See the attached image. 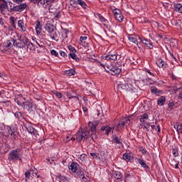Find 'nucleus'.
<instances>
[{
    "label": "nucleus",
    "mask_w": 182,
    "mask_h": 182,
    "mask_svg": "<svg viewBox=\"0 0 182 182\" xmlns=\"http://www.w3.org/2000/svg\"><path fill=\"white\" fill-rule=\"evenodd\" d=\"M55 29H56V27L52 23H47L45 26V31L48 32V33H50V35H53V32H55Z\"/></svg>",
    "instance_id": "11"
},
{
    "label": "nucleus",
    "mask_w": 182,
    "mask_h": 182,
    "mask_svg": "<svg viewBox=\"0 0 182 182\" xmlns=\"http://www.w3.org/2000/svg\"><path fill=\"white\" fill-rule=\"evenodd\" d=\"M105 60H117V54H109L105 57Z\"/></svg>",
    "instance_id": "20"
},
{
    "label": "nucleus",
    "mask_w": 182,
    "mask_h": 182,
    "mask_svg": "<svg viewBox=\"0 0 182 182\" xmlns=\"http://www.w3.org/2000/svg\"><path fill=\"white\" fill-rule=\"evenodd\" d=\"M23 100H25V98H23V97H21L18 98L16 102L18 106H21L22 107L27 109V110H32V109H33V103L31 102V100L26 102Z\"/></svg>",
    "instance_id": "2"
},
{
    "label": "nucleus",
    "mask_w": 182,
    "mask_h": 182,
    "mask_svg": "<svg viewBox=\"0 0 182 182\" xmlns=\"http://www.w3.org/2000/svg\"><path fill=\"white\" fill-rule=\"evenodd\" d=\"M114 141H115L116 144H122L120 139L117 136L114 137Z\"/></svg>",
    "instance_id": "44"
},
{
    "label": "nucleus",
    "mask_w": 182,
    "mask_h": 182,
    "mask_svg": "<svg viewBox=\"0 0 182 182\" xmlns=\"http://www.w3.org/2000/svg\"><path fill=\"white\" fill-rule=\"evenodd\" d=\"M82 110L85 113H86V112L87 111V107H82Z\"/></svg>",
    "instance_id": "58"
},
{
    "label": "nucleus",
    "mask_w": 182,
    "mask_h": 182,
    "mask_svg": "<svg viewBox=\"0 0 182 182\" xmlns=\"http://www.w3.org/2000/svg\"><path fill=\"white\" fill-rule=\"evenodd\" d=\"M159 106H164V103H166V97L161 96L158 99L157 102Z\"/></svg>",
    "instance_id": "26"
},
{
    "label": "nucleus",
    "mask_w": 182,
    "mask_h": 182,
    "mask_svg": "<svg viewBox=\"0 0 182 182\" xmlns=\"http://www.w3.org/2000/svg\"><path fill=\"white\" fill-rule=\"evenodd\" d=\"M7 8H8V2L5 0H0V11L1 15H6Z\"/></svg>",
    "instance_id": "10"
},
{
    "label": "nucleus",
    "mask_w": 182,
    "mask_h": 182,
    "mask_svg": "<svg viewBox=\"0 0 182 182\" xmlns=\"http://www.w3.org/2000/svg\"><path fill=\"white\" fill-rule=\"evenodd\" d=\"M8 160L10 161H18V160H22V159H21V149L11 151L9 154Z\"/></svg>",
    "instance_id": "4"
},
{
    "label": "nucleus",
    "mask_w": 182,
    "mask_h": 182,
    "mask_svg": "<svg viewBox=\"0 0 182 182\" xmlns=\"http://www.w3.org/2000/svg\"><path fill=\"white\" fill-rule=\"evenodd\" d=\"M38 6H45V5H49L48 0H37Z\"/></svg>",
    "instance_id": "30"
},
{
    "label": "nucleus",
    "mask_w": 182,
    "mask_h": 182,
    "mask_svg": "<svg viewBox=\"0 0 182 182\" xmlns=\"http://www.w3.org/2000/svg\"><path fill=\"white\" fill-rule=\"evenodd\" d=\"M80 160H81V161H86V154H82L79 157Z\"/></svg>",
    "instance_id": "42"
},
{
    "label": "nucleus",
    "mask_w": 182,
    "mask_h": 182,
    "mask_svg": "<svg viewBox=\"0 0 182 182\" xmlns=\"http://www.w3.org/2000/svg\"><path fill=\"white\" fill-rule=\"evenodd\" d=\"M113 14L115 19L118 21V22H123L124 17L123 16V14H122V11H120V9H115L113 11Z\"/></svg>",
    "instance_id": "9"
},
{
    "label": "nucleus",
    "mask_w": 182,
    "mask_h": 182,
    "mask_svg": "<svg viewBox=\"0 0 182 182\" xmlns=\"http://www.w3.org/2000/svg\"><path fill=\"white\" fill-rule=\"evenodd\" d=\"M146 73H149V75H150V76H154V74L153 73H151V71H150V70H146Z\"/></svg>",
    "instance_id": "53"
},
{
    "label": "nucleus",
    "mask_w": 182,
    "mask_h": 182,
    "mask_svg": "<svg viewBox=\"0 0 182 182\" xmlns=\"http://www.w3.org/2000/svg\"><path fill=\"white\" fill-rule=\"evenodd\" d=\"M53 95H55V96H56L58 99H62V97H63V95H62L61 92H59L58 91H54Z\"/></svg>",
    "instance_id": "36"
},
{
    "label": "nucleus",
    "mask_w": 182,
    "mask_h": 182,
    "mask_svg": "<svg viewBox=\"0 0 182 182\" xmlns=\"http://www.w3.org/2000/svg\"><path fill=\"white\" fill-rule=\"evenodd\" d=\"M60 56H63V58H65L66 56V53L65 51H60Z\"/></svg>",
    "instance_id": "52"
},
{
    "label": "nucleus",
    "mask_w": 182,
    "mask_h": 182,
    "mask_svg": "<svg viewBox=\"0 0 182 182\" xmlns=\"http://www.w3.org/2000/svg\"><path fill=\"white\" fill-rule=\"evenodd\" d=\"M12 1L14 4H17V5L12 6V5H14ZM12 1L8 2L11 12H23V11L28 8V4L23 3L25 2V0H12Z\"/></svg>",
    "instance_id": "1"
},
{
    "label": "nucleus",
    "mask_w": 182,
    "mask_h": 182,
    "mask_svg": "<svg viewBox=\"0 0 182 182\" xmlns=\"http://www.w3.org/2000/svg\"><path fill=\"white\" fill-rule=\"evenodd\" d=\"M69 170L72 171V173H77L79 171L80 166L77 164V162H72L70 166H68Z\"/></svg>",
    "instance_id": "12"
},
{
    "label": "nucleus",
    "mask_w": 182,
    "mask_h": 182,
    "mask_svg": "<svg viewBox=\"0 0 182 182\" xmlns=\"http://www.w3.org/2000/svg\"><path fill=\"white\" fill-rule=\"evenodd\" d=\"M47 1L48 2V4H53V2H55V0H47Z\"/></svg>",
    "instance_id": "63"
},
{
    "label": "nucleus",
    "mask_w": 182,
    "mask_h": 182,
    "mask_svg": "<svg viewBox=\"0 0 182 182\" xmlns=\"http://www.w3.org/2000/svg\"><path fill=\"white\" fill-rule=\"evenodd\" d=\"M168 107H173L174 106V103L173 102H169L168 104Z\"/></svg>",
    "instance_id": "57"
},
{
    "label": "nucleus",
    "mask_w": 182,
    "mask_h": 182,
    "mask_svg": "<svg viewBox=\"0 0 182 182\" xmlns=\"http://www.w3.org/2000/svg\"><path fill=\"white\" fill-rule=\"evenodd\" d=\"M139 151H141V153H142V154H146V153H147V150H146L144 148H140Z\"/></svg>",
    "instance_id": "50"
},
{
    "label": "nucleus",
    "mask_w": 182,
    "mask_h": 182,
    "mask_svg": "<svg viewBox=\"0 0 182 182\" xmlns=\"http://www.w3.org/2000/svg\"><path fill=\"white\" fill-rule=\"evenodd\" d=\"M18 26L20 28L22 32H26V26H25L23 19L18 21Z\"/></svg>",
    "instance_id": "18"
},
{
    "label": "nucleus",
    "mask_w": 182,
    "mask_h": 182,
    "mask_svg": "<svg viewBox=\"0 0 182 182\" xmlns=\"http://www.w3.org/2000/svg\"><path fill=\"white\" fill-rule=\"evenodd\" d=\"M172 154L174 157H177L178 156V151L177 149H173Z\"/></svg>",
    "instance_id": "45"
},
{
    "label": "nucleus",
    "mask_w": 182,
    "mask_h": 182,
    "mask_svg": "<svg viewBox=\"0 0 182 182\" xmlns=\"http://www.w3.org/2000/svg\"><path fill=\"white\" fill-rule=\"evenodd\" d=\"M147 119H149V114H147L146 113H144L141 117V119H140L141 123L146 122V120H147Z\"/></svg>",
    "instance_id": "33"
},
{
    "label": "nucleus",
    "mask_w": 182,
    "mask_h": 182,
    "mask_svg": "<svg viewBox=\"0 0 182 182\" xmlns=\"http://www.w3.org/2000/svg\"><path fill=\"white\" fill-rule=\"evenodd\" d=\"M60 180H62V181H66V178L64 176H61Z\"/></svg>",
    "instance_id": "59"
},
{
    "label": "nucleus",
    "mask_w": 182,
    "mask_h": 182,
    "mask_svg": "<svg viewBox=\"0 0 182 182\" xmlns=\"http://www.w3.org/2000/svg\"><path fill=\"white\" fill-rule=\"evenodd\" d=\"M173 8L176 12H179V14H182V4H175L173 5Z\"/></svg>",
    "instance_id": "23"
},
{
    "label": "nucleus",
    "mask_w": 182,
    "mask_h": 182,
    "mask_svg": "<svg viewBox=\"0 0 182 182\" xmlns=\"http://www.w3.org/2000/svg\"><path fill=\"white\" fill-rule=\"evenodd\" d=\"M89 136V131L86 128H81L77 134L76 140L77 141H82V140H86Z\"/></svg>",
    "instance_id": "5"
},
{
    "label": "nucleus",
    "mask_w": 182,
    "mask_h": 182,
    "mask_svg": "<svg viewBox=\"0 0 182 182\" xmlns=\"http://www.w3.org/2000/svg\"><path fill=\"white\" fill-rule=\"evenodd\" d=\"M68 97L70 99H76V100H77L79 102V97H77V96L68 95Z\"/></svg>",
    "instance_id": "51"
},
{
    "label": "nucleus",
    "mask_w": 182,
    "mask_h": 182,
    "mask_svg": "<svg viewBox=\"0 0 182 182\" xmlns=\"http://www.w3.org/2000/svg\"><path fill=\"white\" fill-rule=\"evenodd\" d=\"M174 129H176L178 132H181V130H182V124L176 123V124L174 125Z\"/></svg>",
    "instance_id": "35"
},
{
    "label": "nucleus",
    "mask_w": 182,
    "mask_h": 182,
    "mask_svg": "<svg viewBox=\"0 0 182 182\" xmlns=\"http://www.w3.org/2000/svg\"><path fill=\"white\" fill-rule=\"evenodd\" d=\"M70 58H71V59H74V60H77V55H76L75 53H70Z\"/></svg>",
    "instance_id": "40"
},
{
    "label": "nucleus",
    "mask_w": 182,
    "mask_h": 182,
    "mask_svg": "<svg viewBox=\"0 0 182 182\" xmlns=\"http://www.w3.org/2000/svg\"><path fill=\"white\" fill-rule=\"evenodd\" d=\"M139 39L141 41V42H142L144 45H146V46L150 45L151 46V45H153V43H151V41L147 38H144L143 37H139Z\"/></svg>",
    "instance_id": "22"
},
{
    "label": "nucleus",
    "mask_w": 182,
    "mask_h": 182,
    "mask_svg": "<svg viewBox=\"0 0 182 182\" xmlns=\"http://www.w3.org/2000/svg\"><path fill=\"white\" fill-rule=\"evenodd\" d=\"M177 45H178V43H177V40H174V39H172L171 41V43H170V46H177Z\"/></svg>",
    "instance_id": "39"
},
{
    "label": "nucleus",
    "mask_w": 182,
    "mask_h": 182,
    "mask_svg": "<svg viewBox=\"0 0 182 182\" xmlns=\"http://www.w3.org/2000/svg\"><path fill=\"white\" fill-rule=\"evenodd\" d=\"M50 53L51 55H53V56H56V57H58L59 55V53L56 52V50H51Z\"/></svg>",
    "instance_id": "46"
},
{
    "label": "nucleus",
    "mask_w": 182,
    "mask_h": 182,
    "mask_svg": "<svg viewBox=\"0 0 182 182\" xmlns=\"http://www.w3.org/2000/svg\"><path fill=\"white\" fill-rule=\"evenodd\" d=\"M30 2H33V4H38V0H29Z\"/></svg>",
    "instance_id": "61"
},
{
    "label": "nucleus",
    "mask_w": 182,
    "mask_h": 182,
    "mask_svg": "<svg viewBox=\"0 0 182 182\" xmlns=\"http://www.w3.org/2000/svg\"><path fill=\"white\" fill-rule=\"evenodd\" d=\"M100 65L105 69L108 73H110L112 75H119L122 72V68H119L117 66L114 65H105V64L100 63Z\"/></svg>",
    "instance_id": "3"
},
{
    "label": "nucleus",
    "mask_w": 182,
    "mask_h": 182,
    "mask_svg": "<svg viewBox=\"0 0 182 182\" xmlns=\"http://www.w3.org/2000/svg\"><path fill=\"white\" fill-rule=\"evenodd\" d=\"M78 174H79L80 176H83V174H84L83 171H80L78 172Z\"/></svg>",
    "instance_id": "62"
},
{
    "label": "nucleus",
    "mask_w": 182,
    "mask_h": 182,
    "mask_svg": "<svg viewBox=\"0 0 182 182\" xmlns=\"http://www.w3.org/2000/svg\"><path fill=\"white\" fill-rule=\"evenodd\" d=\"M90 156L93 157V159H97V155H96L95 153H90Z\"/></svg>",
    "instance_id": "54"
},
{
    "label": "nucleus",
    "mask_w": 182,
    "mask_h": 182,
    "mask_svg": "<svg viewBox=\"0 0 182 182\" xmlns=\"http://www.w3.org/2000/svg\"><path fill=\"white\" fill-rule=\"evenodd\" d=\"M99 124V122H89V126L90 127V131L92 133L91 134V139L93 140L94 139H96V127H97V125Z\"/></svg>",
    "instance_id": "7"
},
{
    "label": "nucleus",
    "mask_w": 182,
    "mask_h": 182,
    "mask_svg": "<svg viewBox=\"0 0 182 182\" xmlns=\"http://www.w3.org/2000/svg\"><path fill=\"white\" fill-rule=\"evenodd\" d=\"M137 162L143 168H149V166H147L146 161H144V159H143L142 158H139L137 159Z\"/></svg>",
    "instance_id": "19"
},
{
    "label": "nucleus",
    "mask_w": 182,
    "mask_h": 182,
    "mask_svg": "<svg viewBox=\"0 0 182 182\" xmlns=\"http://www.w3.org/2000/svg\"><path fill=\"white\" fill-rule=\"evenodd\" d=\"M178 90H179L180 93L178 95V98L182 99V87L178 88Z\"/></svg>",
    "instance_id": "49"
},
{
    "label": "nucleus",
    "mask_w": 182,
    "mask_h": 182,
    "mask_svg": "<svg viewBox=\"0 0 182 182\" xmlns=\"http://www.w3.org/2000/svg\"><path fill=\"white\" fill-rule=\"evenodd\" d=\"M9 134H10L11 136V139L13 140H15V139H16V132L15 131V129H12V128H9V129L8 130Z\"/></svg>",
    "instance_id": "24"
},
{
    "label": "nucleus",
    "mask_w": 182,
    "mask_h": 182,
    "mask_svg": "<svg viewBox=\"0 0 182 182\" xmlns=\"http://www.w3.org/2000/svg\"><path fill=\"white\" fill-rule=\"evenodd\" d=\"M27 131L28 132V133L33 134V136H35V137L36 138H38V136H39V134H38V130H36L33 127H28L27 128Z\"/></svg>",
    "instance_id": "15"
},
{
    "label": "nucleus",
    "mask_w": 182,
    "mask_h": 182,
    "mask_svg": "<svg viewBox=\"0 0 182 182\" xmlns=\"http://www.w3.org/2000/svg\"><path fill=\"white\" fill-rule=\"evenodd\" d=\"M128 39L129 42H132V43H135V45H139V42L137 41V38H136L133 35H129Z\"/></svg>",
    "instance_id": "27"
},
{
    "label": "nucleus",
    "mask_w": 182,
    "mask_h": 182,
    "mask_svg": "<svg viewBox=\"0 0 182 182\" xmlns=\"http://www.w3.org/2000/svg\"><path fill=\"white\" fill-rule=\"evenodd\" d=\"M101 130H102V132L105 130V134L109 136V133H110V132H112V130L113 132V130H114V127L112 128V127H108V126L102 127Z\"/></svg>",
    "instance_id": "21"
},
{
    "label": "nucleus",
    "mask_w": 182,
    "mask_h": 182,
    "mask_svg": "<svg viewBox=\"0 0 182 182\" xmlns=\"http://www.w3.org/2000/svg\"><path fill=\"white\" fill-rule=\"evenodd\" d=\"M36 99H37V100H42V96L36 95Z\"/></svg>",
    "instance_id": "56"
},
{
    "label": "nucleus",
    "mask_w": 182,
    "mask_h": 182,
    "mask_svg": "<svg viewBox=\"0 0 182 182\" xmlns=\"http://www.w3.org/2000/svg\"><path fill=\"white\" fill-rule=\"evenodd\" d=\"M15 117H16V119H21V117H22V113L19 112H16L14 114Z\"/></svg>",
    "instance_id": "43"
},
{
    "label": "nucleus",
    "mask_w": 182,
    "mask_h": 182,
    "mask_svg": "<svg viewBox=\"0 0 182 182\" xmlns=\"http://www.w3.org/2000/svg\"><path fill=\"white\" fill-rule=\"evenodd\" d=\"M75 73H76V71H75L74 69H70L68 70H65V75L66 76H75Z\"/></svg>",
    "instance_id": "28"
},
{
    "label": "nucleus",
    "mask_w": 182,
    "mask_h": 182,
    "mask_svg": "<svg viewBox=\"0 0 182 182\" xmlns=\"http://www.w3.org/2000/svg\"><path fill=\"white\" fill-rule=\"evenodd\" d=\"M145 82L146 85H154V80L149 77L145 79Z\"/></svg>",
    "instance_id": "37"
},
{
    "label": "nucleus",
    "mask_w": 182,
    "mask_h": 182,
    "mask_svg": "<svg viewBox=\"0 0 182 182\" xmlns=\"http://www.w3.org/2000/svg\"><path fill=\"white\" fill-rule=\"evenodd\" d=\"M27 49H29V50H35V46L27 47Z\"/></svg>",
    "instance_id": "55"
},
{
    "label": "nucleus",
    "mask_w": 182,
    "mask_h": 182,
    "mask_svg": "<svg viewBox=\"0 0 182 182\" xmlns=\"http://www.w3.org/2000/svg\"><path fill=\"white\" fill-rule=\"evenodd\" d=\"M175 168H176V169L178 168V163L175 164Z\"/></svg>",
    "instance_id": "64"
},
{
    "label": "nucleus",
    "mask_w": 182,
    "mask_h": 182,
    "mask_svg": "<svg viewBox=\"0 0 182 182\" xmlns=\"http://www.w3.org/2000/svg\"><path fill=\"white\" fill-rule=\"evenodd\" d=\"M151 93H154V95H160V93H161V90L157 89L156 87H151Z\"/></svg>",
    "instance_id": "31"
},
{
    "label": "nucleus",
    "mask_w": 182,
    "mask_h": 182,
    "mask_svg": "<svg viewBox=\"0 0 182 182\" xmlns=\"http://www.w3.org/2000/svg\"><path fill=\"white\" fill-rule=\"evenodd\" d=\"M8 48H9V47H6V49H5L4 46H1V47H0V50L3 53H5L8 50Z\"/></svg>",
    "instance_id": "48"
},
{
    "label": "nucleus",
    "mask_w": 182,
    "mask_h": 182,
    "mask_svg": "<svg viewBox=\"0 0 182 182\" xmlns=\"http://www.w3.org/2000/svg\"><path fill=\"white\" fill-rule=\"evenodd\" d=\"M141 127L144 130L149 132V129H150V124L147 122H142Z\"/></svg>",
    "instance_id": "32"
},
{
    "label": "nucleus",
    "mask_w": 182,
    "mask_h": 182,
    "mask_svg": "<svg viewBox=\"0 0 182 182\" xmlns=\"http://www.w3.org/2000/svg\"><path fill=\"white\" fill-rule=\"evenodd\" d=\"M73 4L75 5H80V6H82V8L84 9L87 8V4H86V2H85L83 0H74Z\"/></svg>",
    "instance_id": "16"
},
{
    "label": "nucleus",
    "mask_w": 182,
    "mask_h": 182,
    "mask_svg": "<svg viewBox=\"0 0 182 182\" xmlns=\"http://www.w3.org/2000/svg\"><path fill=\"white\" fill-rule=\"evenodd\" d=\"M124 125L127 127V126H130V119L129 117H123L119 122L117 130V132H120V130L124 128Z\"/></svg>",
    "instance_id": "6"
},
{
    "label": "nucleus",
    "mask_w": 182,
    "mask_h": 182,
    "mask_svg": "<svg viewBox=\"0 0 182 182\" xmlns=\"http://www.w3.org/2000/svg\"><path fill=\"white\" fill-rule=\"evenodd\" d=\"M156 65L159 68H164V61L163 60H158L156 61Z\"/></svg>",
    "instance_id": "34"
},
{
    "label": "nucleus",
    "mask_w": 182,
    "mask_h": 182,
    "mask_svg": "<svg viewBox=\"0 0 182 182\" xmlns=\"http://www.w3.org/2000/svg\"><path fill=\"white\" fill-rule=\"evenodd\" d=\"M36 32L37 35H41V33L42 32V25L41 24V21H37L36 22Z\"/></svg>",
    "instance_id": "17"
},
{
    "label": "nucleus",
    "mask_w": 182,
    "mask_h": 182,
    "mask_svg": "<svg viewBox=\"0 0 182 182\" xmlns=\"http://www.w3.org/2000/svg\"><path fill=\"white\" fill-rule=\"evenodd\" d=\"M69 50H70L71 53H75L76 50L74 46H68Z\"/></svg>",
    "instance_id": "47"
},
{
    "label": "nucleus",
    "mask_w": 182,
    "mask_h": 182,
    "mask_svg": "<svg viewBox=\"0 0 182 182\" xmlns=\"http://www.w3.org/2000/svg\"><path fill=\"white\" fill-rule=\"evenodd\" d=\"M25 176H26V181H28V180L31 178V172L26 171L25 173Z\"/></svg>",
    "instance_id": "41"
},
{
    "label": "nucleus",
    "mask_w": 182,
    "mask_h": 182,
    "mask_svg": "<svg viewBox=\"0 0 182 182\" xmlns=\"http://www.w3.org/2000/svg\"><path fill=\"white\" fill-rule=\"evenodd\" d=\"M97 18H98L99 21L104 23L105 26H107V23H109V21H107V19L105 18L102 14L97 13L96 14Z\"/></svg>",
    "instance_id": "14"
},
{
    "label": "nucleus",
    "mask_w": 182,
    "mask_h": 182,
    "mask_svg": "<svg viewBox=\"0 0 182 182\" xmlns=\"http://www.w3.org/2000/svg\"><path fill=\"white\" fill-rule=\"evenodd\" d=\"M18 45L16 43V40L14 38H10L9 41H7V46H16V45Z\"/></svg>",
    "instance_id": "29"
},
{
    "label": "nucleus",
    "mask_w": 182,
    "mask_h": 182,
    "mask_svg": "<svg viewBox=\"0 0 182 182\" xmlns=\"http://www.w3.org/2000/svg\"><path fill=\"white\" fill-rule=\"evenodd\" d=\"M123 160H125V161H133V160L134 159V157H133V156H132L131 154L129 153H124L122 156Z\"/></svg>",
    "instance_id": "13"
},
{
    "label": "nucleus",
    "mask_w": 182,
    "mask_h": 182,
    "mask_svg": "<svg viewBox=\"0 0 182 182\" xmlns=\"http://www.w3.org/2000/svg\"><path fill=\"white\" fill-rule=\"evenodd\" d=\"M180 23H181L180 21H173V25L176 26L177 29H181Z\"/></svg>",
    "instance_id": "38"
},
{
    "label": "nucleus",
    "mask_w": 182,
    "mask_h": 182,
    "mask_svg": "<svg viewBox=\"0 0 182 182\" xmlns=\"http://www.w3.org/2000/svg\"><path fill=\"white\" fill-rule=\"evenodd\" d=\"M113 177L116 180H120L123 177V175L119 171H115L113 172Z\"/></svg>",
    "instance_id": "25"
},
{
    "label": "nucleus",
    "mask_w": 182,
    "mask_h": 182,
    "mask_svg": "<svg viewBox=\"0 0 182 182\" xmlns=\"http://www.w3.org/2000/svg\"><path fill=\"white\" fill-rule=\"evenodd\" d=\"M80 45L81 46H89V45H92V40L86 36H81L80 38Z\"/></svg>",
    "instance_id": "8"
},
{
    "label": "nucleus",
    "mask_w": 182,
    "mask_h": 182,
    "mask_svg": "<svg viewBox=\"0 0 182 182\" xmlns=\"http://www.w3.org/2000/svg\"><path fill=\"white\" fill-rule=\"evenodd\" d=\"M156 129H157L159 133H160V132L161 130V128H160V125H157Z\"/></svg>",
    "instance_id": "60"
}]
</instances>
